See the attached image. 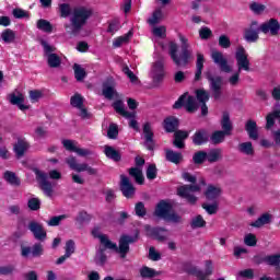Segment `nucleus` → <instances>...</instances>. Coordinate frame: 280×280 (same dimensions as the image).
Wrapping results in <instances>:
<instances>
[{
	"label": "nucleus",
	"mask_w": 280,
	"mask_h": 280,
	"mask_svg": "<svg viewBox=\"0 0 280 280\" xmlns=\"http://www.w3.org/2000/svg\"><path fill=\"white\" fill-rule=\"evenodd\" d=\"M91 233L95 240H100L101 246H105L106 248H109V250H115L120 259H126V257H128V253H130V244H137V242H139V230H136L133 236L122 234L119 237L118 246L117 243H114L108 238V235L102 234L98 226L94 228Z\"/></svg>",
	"instance_id": "nucleus-1"
},
{
	"label": "nucleus",
	"mask_w": 280,
	"mask_h": 280,
	"mask_svg": "<svg viewBox=\"0 0 280 280\" xmlns=\"http://www.w3.org/2000/svg\"><path fill=\"white\" fill-rule=\"evenodd\" d=\"M221 128L222 130H215L210 136L212 145H220V143H224L226 137H231V135H233V122L231 121V114H229V112H223L222 114Z\"/></svg>",
	"instance_id": "nucleus-2"
},
{
	"label": "nucleus",
	"mask_w": 280,
	"mask_h": 280,
	"mask_svg": "<svg viewBox=\"0 0 280 280\" xmlns=\"http://www.w3.org/2000/svg\"><path fill=\"white\" fill-rule=\"evenodd\" d=\"M192 54L191 49L187 48V46H180L178 54V44L176 42H170L168 44V55L176 67H187Z\"/></svg>",
	"instance_id": "nucleus-3"
},
{
	"label": "nucleus",
	"mask_w": 280,
	"mask_h": 280,
	"mask_svg": "<svg viewBox=\"0 0 280 280\" xmlns=\"http://www.w3.org/2000/svg\"><path fill=\"white\" fill-rule=\"evenodd\" d=\"M235 60L238 70L229 79L232 86H236V84L240 82V73H242V71H250V60L248 59V52H246V48H244V46L237 47Z\"/></svg>",
	"instance_id": "nucleus-4"
},
{
	"label": "nucleus",
	"mask_w": 280,
	"mask_h": 280,
	"mask_svg": "<svg viewBox=\"0 0 280 280\" xmlns=\"http://www.w3.org/2000/svg\"><path fill=\"white\" fill-rule=\"evenodd\" d=\"M93 16V10L86 9L85 7H79L73 9L72 16L70 19L72 34H79L82 28L88 23V21Z\"/></svg>",
	"instance_id": "nucleus-5"
},
{
	"label": "nucleus",
	"mask_w": 280,
	"mask_h": 280,
	"mask_svg": "<svg viewBox=\"0 0 280 280\" xmlns=\"http://www.w3.org/2000/svg\"><path fill=\"white\" fill-rule=\"evenodd\" d=\"M172 209H173L172 203L165 200H161L155 207L154 215H156V218H162L167 222H175V223L180 222V215H178L174 211L172 212Z\"/></svg>",
	"instance_id": "nucleus-6"
},
{
	"label": "nucleus",
	"mask_w": 280,
	"mask_h": 280,
	"mask_svg": "<svg viewBox=\"0 0 280 280\" xmlns=\"http://www.w3.org/2000/svg\"><path fill=\"white\" fill-rule=\"evenodd\" d=\"M200 189L201 187L198 184L183 185L177 188V196L184 198L188 205H196L198 202V197L191 195V192L196 194L200 191Z\"/></svg>",
	"instance_id": "nucleus-7"
},
{
	"label": "nucleus",
	"mask_w": 280,
	"mask_h": 280,
	"mask_svg": "<svg viewBox=\"0 0 280 280\" xmlns=\"http://www.w3.org/2000/svg\"><path fill=\"white\" fill-rule=\"evenodd\" d=\"M40 45L44 48V54L47 57V65L50 67V69H58L62 65V59H60V56L58 54H55L56 47L49 45L47 40L40 39Z\"/></svg>",
	"instance_id": "nucleus-8"
},
{
	"label": "nucleus",
	"mask_w": 280,
	"mask_h": 280,
	"mask_svg": "<svg viewBox=\"0 0 280 280\" xmlns=\"http://www.w3.org/2000/svg\"><path fill=\"white\" fill-rule=\"evenodd\" d=\"M205 266V271H202L200 268L196 266H190L186 268V272L191 277H196V279L198 280H209L211 275H213V261L206 260Z\"/></svg>",
	"instance_id": "nucleus-9"
},
{
	"label": "nucleus",
	"mask_w": 280,
	"mask_h": 280,
	"mask_svg": "<svg viewBox=\"0 0 280 280\" xmlns=\"http://www.w3.org/2000/svg\"><path fill=\"white\" fill-rule=\"evenodd\" d=\"M184 93L174 103L173 108L176 110L180 109L183 106L186 108L187 113H196L198 110V103H196V97Z\"/></svg>",
	"instance_id": "nucleus-10"
},
{
	"label": "nucleus",
	"mask_w": 280,
	"mask_h": 280,
	"mask_svg": "<svg viewBox=\"0 0 280 280\" xmlns=\"http://www.w3.org/2000/svg\"><path fill=\"white\" fill-rule=\"evenodd\" d=\"M206 80L209 82L210 90L212 91V95L214 100H220L222 97V77L217 75L213 77L211 71H206L203 73Z\"/></svg>",
	"instance_id": "nucleus-11"
},
{
	"label": "nucleus",
	"mask_w": 280,
	"mask_h": 280,
	"mask_svg": "<svg viewBox=\"0 0 280 280\" xmlns=\"http://www.w3.org/2000/svg\"><path fill=\"white\" fill-rule=\"evenodd\" d=\"M67 165H69L70 170H73V172H88L89 176H96L97 174V168H93L92 166H89L86 163H78V160L75 156L70 155L69 158L66 159Z\"/></svg>",
	"instance_id": "nucleus-12"
},
{
	"label": "nucleus",
	"mask_w": 280,
	"mask_h": 280,
	"mask_svg": "<svg viewBox=\"0 0 280 280\" xmlns=\"http://www.w3.org/2000/svg\"><path fill=\"white\" fill-rule=\"evenodd\" d=\"M33 172L36 176L37 183H39L42 191H44L46 194V196L51 198V196L54 194V186H51L49 180H47V178H48L47 173H45V172H43V171H40L39 168H36V167L33 168Z\"/></svg>",
	"instance_id": "nucleus-13"
},
{
	"label": "nucleus",
	"mask_w": 280,
	"mask_h": 280,
	"mask_svg": "<svg viewBox=\"0 0 280 280\" xmlns=\"http://www.w3.org/2000/svg\"><path fill=\"white\" fill-rule=\"evenodd\" d=\"M259 32H261L259 22L252 21L249 27L244 30V40L246 43H257L259 40Z\"/></svg>",
	"instance_id": "nucleus-14"
},
{
	"label": "nucleus",
	"mask_w": 280,
	"mask_h": 280,
	"mask_svg": "<svg viewBox=\"0 0 280 280\" xmlns=\"http://www.w3.org/2000/svg\"><path fill=\"white\" fill-rule=\"evenodd\" d=\"M260 32L262 34H270V36H279L280 32V23L279 20L271 18L260 26Z\"/></svg>",
	"instance_id": "nucleus-15"
},
{
	"label": "nucleus",
	"mask_w": 280,
	"mask_h": 280,
	"mask_svg": "<svg viewBox=\"0 0 280 280\" xmlns=\"http://www.w3.org/2000/svg\"><path fill=\"white\" fill-rule=\"evenodd\" d=\"M120 191L122 196L127 199L135 198V194L137 192V188L135 185L130 183V178L126 175H120Z\"/></svg>",
	"instance_id": "nucleus-16"
},
{
	"label": "nucleus",
	"mask_w": 280,
	"mask_h": 280,
	"mask_svg": "<svg viewBox=\"0 0 280 280\" xmlns=\"http://www.w3.org/2000/svg\"><path fill=\"white\" fill-rule=\"evenodd\" d=\"M43 253H45V248H43V244L40 243H35L32 247L21 245V257L25 259H27L30 255H32V257H40Z\"/></svg>",
	"instance_id": "nucleus-17"
},
{
	"label": "nucleus",
	"mask_w": 280,
	"mask_h": 280,
	"mask_svg": "<svg viewBox=\"0 0 280 280\" xmlns=\"http://www.w3.org/2000/svg\"><path fill=\"white\" fill-rule=\"evenodd\" d=\"M211 59L213 60L214 65L219 66L220 71H222L223 73H231L232 69L229 66V60L224 57V54H222V51H212Z\"/></svg>",
	"instance_id": "nucleus-18"
},
{
	"label": "nucleus",
	"mask_w": 280,
	"mask_h": 280,
	"mask_svg": "<svg viewBox=\"0 0 280 280\" xmlns=\"http://www.w3.org/2000/svg\"><path fill=\"white\" fill-rule=\"evenodd\" d=\"M28 231H31L33 237H35L37 242H45V240H47V230H45L43 224L36 221H31L28 223Z\"/></svg>",
	"instance_id": "nucleus-19"
},
{
	"label": "nucleus",
	"mask_w": 280,
	"mask_h": 280,
	"mask_svg": "<svg viewBox=\"0 0 280 280\" xmlns=\"http://www.w3.org/2000/svg\"><path fill=\"white\" fill-rule=\"evenodd\" d=\"M144 231L147 233V237H151L152 240H156V242H165L167 236L164 233H167L165 228H152L151 225H144Z\"/></svg>",
	"instance_id": "nucleus-20"
},
{
	"label": "nucleus",
	"mask_w": 280,
	"mask_h": 280,
	"mask_svg": "<svg viewBox=\"0 0 280 280\" xmlns=\"http://www.w3.org/2000/svg\"><path fill=\"white\" fill-rule=\"evenodd\" d=\"M162 128L167 135H172L180 128V119L176 116H167L162 121Z\"/></svg>",
	"instance_id": "nucleus-21"
},
{
	"label": "nucleus",
	"mask_w": 280,
	"mask_h": 280,
	"mask_svg": "<svg viewBox=\"0 0 280 280\" xmlns=\"http://www.w3.org/2000/svg\"><path fill=\"white\" fill-rule=\"evenodd\" d=\"M62 145L68 152H75L78 156H91L93 154L89 149L75 147V141L73 140H62Z\"/></svg>",
	"instance_id": "nucleus-22"
},
{
	"label": "nucleus",
	"mask_w": 280,
	"mask_h": 280,
	"mask_svg": "<svg viewBox=\"0 0 280 280\" xmlns=\"http://www.w3.org/2000/svg\"><path fill=\"white\" fill-rule=\"evenodd\" d=\"M144 145L150 152H154V132L150 122L143 125Z\"/></svg>",
	"instance_id": "nucleus-23"
},
{
	"label": "nucleus",
	"mask_w": 280,
	"mask_h": 280,
	"mask_svg": "<svg viewBox=\"0 0 280 280\" xmlns=\"http://www.w3.org/2000/svg\"><path fill=\"white\" fill-rule=\"evenodd\" d=\"M144 145L150 152H154V132L150 122L143 125Z\"/></svg>",
	"instance_id": "nucleus-24"
},
{
	"label": "nucleus",
	"mask_w": 280,
	"mask_h": 280,
	"mask_svg": "<svg viewBox=\"0 0 280 280\" xmlns=\"http://www.w3.org/2000/svg\"><path fill=\"white\" fill-rule=\"evenodd\" d=\"M173 135L174 148H177L178 150L185 149V141L186 139H189V131L177 129L175 132H173Z\"/></svg>",
	"instance_id": "nucleus-25"
},
{
	"label": "nucleus",
	"mask_w": 280,
	"mask_h": 280,
	"mask_svg": "<svg viewBox=\"0 0 280 280\" xmlns=\"http://www.w3.org/2000/svg\"><path fill=\"white\" fill-rule=\"evenodd\" d=\"M191 139L194 145H207L209 143V131L199 129L192 135Z\"/></svg>",
	"instance_id": "nucleus-26"
},
{
	"label": "nucleus",
	"mask_w": 280,
	"mask_h": 280,
	"mask_svg": "<svg viewBox=\"0 0 280 280\" xmlns=\"http://www.w3.org/2000/svg\"><path fill=\"white\" fill-rule=\"evenodd\" d=\"M245 131L252 141H257L259 139V128L257 127V121L248 119L245 122Z\"/></svg>",
	"instance_id": "nucleus-27"
},
{
	"label": "nucleus",
	"mask_w": 280,
	"mask_h": 280,
	"mask_svg": "<svg viewBox=\"0 0 280 280\" xmlns=\"http://www.w3.org/2000/svg\"><path fill=\"white\" fill-rule=\"evenodd\" d=\"M112 108H114L115 113L121 115V117H126L127 119H132L135 117L133 113L126 110V104H124L122 100H117L112 104Z\"/></svg>",
	"instance_id": "nucleus-28"
},
{
	"label": "nucleus",
	"mask_w": 280,
	"mask_h": 280,
	"mask_svg": "<svg viewBox=\"0 0 280 280\" xmlns=\"http://www.w3.org/2000/svg\"><path fill=\"white\" fill-rule=\"evenodd\" d=\"M27 150H30V142L23 139H18V142L13 145V152L16 159H23Z\"/></svg>",
	"instance_id": "nucleus-29"
},
{
	"label": "nucleus",
	"mask_w": 280,
	"mask_h": 280,
	"mask_svg": "<svg viewBox=\"0 0 280 280\" xmlns=\"http://www.w3.org/2000/svg\"><path fill=\"white\" fill-rule=\"evenodd\" d=\"M205 69V55L202 52H197L196 60V71H195V82H200L202 80V71Z\"/></svg>",
	"instance_id": "nucleus-30"
},
{
	"label": "nucleus",
	"mask_w": 280,
	"mask_h": 280,
	"mask_svg": "<svg viewBox=\"0 0 280 280\" xmlns=\"http://www.w3.org/2000/svg\"><path fill=\"white\" fill-rule=\"evenodd\" d=\"M203 196L209 201L218 200L219 196H222V188L220 186L208 185Z\"/></svg>",
	"instance_id": "nucleus-31"
},
{
	"label": "nucleus",
	"mask_w": 280,
	"mask_h": 280,
	"mask_svg": "<svg viewBox=\"0 0 280 280\" xmlns=\"http://www.w3.org/2000/svg\"><path fill=\"white\" fill-rule=\"evenodd\" d=\"M106 250H110V247H106V245H101L96 252L95 264L96 266L104 267L108 261V256L106 255Z\"/></svg>",
	"instance_id": "nucleus-32"
},
{
	"label": "nucleus",
	"mask_w": 280,
	"mask_h": 280,
	"mask_svg": "<svg viewBox=\"0 0 280 280\" xmlns=\"http://www.w3.org/2000/svg\"><path fill=\"white\" fill-rule=\"evenodd\" d=\"M165 159L166 161H168V163H174V165H179V163L183 161V153L176 152L172 149H166Z\"/></svg>",
	"instance_id": "nucleus-33"
},
{
	"label": "nucleus",
	"mask_w": 280,
	"mask_h": 280,
	"mask_svg": "<svg viewBox=\"0 0 280 280\" xmlns=\"http://www.w3.org/2000/svg\"><path fill=\"white\" fill-rule=\"evenodd\" d=\"M272 221V214L266 212L261 214L255 222L250 223V226H254V229H261V226L266 224H270Z\"/></svg>",
	"instance_id": "nucleus-34"
},
{
	"label": "nucleus",
	"mask_w": 280,
	"mask_h": 280,
	"mask_svg": "<svg viewBox=\"0 0 280 280\" xmlns=\"http://www.w3.org/2000/svg\"><path fill=\"white\" fill-rule=\"evenodd\" d=\"M222 159V149L215 148V149H210L209 152H207V158L206 161L208 163H218Z\"/></svg>",
	"instance_id": "nucleus-35"
},
{
	"label": "nucleus",
	"mask_w": 280,
	"mask_h": 280,
	"mask_svg": "<svg viewBox=\"0 0 280 280\" xmlns=\"http://www.w3.org/2000/svg\"><path fill=\"white\" fill-rule=\"evenodd\" d=\"M105 155L107 156V159H110L112 161H115V163H119V161H121V153L117 150H115V148L110 147V145H105Z\"/></svg>",
	"instance_id": "nucleus-36"
},
{
	"label": "nucleus",
	"mask_w": 280,
	"mask_h": 280,
	"mask_svg": "<svg viewBox=\"0 0 280 280\" xmlns=\"http://www.w3.org/2000/svg\"><path fill=\"white\" fill-rule=\"evenodd\" d=\"M4 180L9 183V185H13L14 187H21V178L16 176V173L12 171L4 172Z\"/></svg>",
	"instance_id": "nucleus-37"
},
{
	"label": "nucleus",
	"mask_w": 280,
	"mask_h": 280,
	"mask_svg": "<svg viewBox=\"0 0 280 280\" xmlns=\"http://www.w3.org/2000/svg\"><path fill=\"white\" fill-rule=\"evenodd\" d=\"M159 275H161V271H156L148 266H143L140 269V277H142V279H154V277H159Z\"/></svg>",
	"instance_id": "nucleus-38"
},
{
	"label": "nucleus",
	"mask_w": 280,
	"mask_h": 280,
	"mask_svg": "<svg viewBox=\"0 0 280 280\" xmlns=\"http://www.w3.org/2000/svg\"><path fill=\"white\" fill-rule=\"evenodd\" d=\"M129 175L135 178L138 185H143V183H145V177H143V171H141L139 167L129 168Z\"/></svg>",
	"instance_id": "nucleus-39"
},
{
	"label": "nucleus",
	"mask_w": 280,
	"mask_h": 280,
	"mask_svg": "<svg viewBox=\"0 0 280 280\" xmlns=\"http://www.w3.org/2000/svg\"><path fill=\"white\" fill-rule=\"evenodd\" d=\"M36 27L46 34H51V32H54V25H51V22L45 19H39L36 23Z\"/></svg>",
	"instance_id": "nucleus-40"
},
{
	"label": "nucleus",
	"mask_w": 280,
	"mask_h": 280,
	"mask_svg": "<svg viewBox=\"0 0 280 280\" xmlns=\"http://www.w3.org/2000/svg\"><path fill=\"white\" fill-rule=\"evenodd\" d=\"M196 100L199 104H207L210 100L209 92L205 89H197L195 91Z\"/></svg>",
	"instance_id": "nucleus-41"
},
{
	"label": "nucleus",
	"mask_w": 280,
	"mask_h": 280,
	"mask_svg": "<svg viewBox=\"0 0 280 280\" xmlns=\"http://www.w3.org/2000/svg\"><path fill=\"white\" fill-rule=\"evenodd\" d=\"M238 151L247 156H253V154H255V149L253 148V142L250 141L240 143Z\"/></svg>",
	"instance_id": "nucleus-42"
},
{
	"label": "nucleus",
	"mask_w": 280,
	"mask_h": 280,
	"mask_svg": "<svg viewBox=\"0 0 280 280\" xmlns=\"http://www.w3.org/2000/svg\"><path fill=\"white\" fill-rule=\"evenodd\" d=\"M74 78L77 82H82L86 78V70L79 63L73 65Z\"/></svg>",
	"instance_id": "nucleus-43"
},
{
	"label": "nucleus",
	"mask_w": 280,
	"mask_h": 280,
	"mask_svg": "<svg viewBox=\"0 0 280 280\" xmlns=\"http://www.w3.org/2000/svg\"><path fill=\"white\" fill-rule=\"evenodd\" d=\"M207 161V151L200 150L194 153L192 162L195 165H202Z\"/></svg>",
	"instance_id": "nucleus-44"
},
{
	"label": "nucleus",
	"mask_w": 280,
	"mask_h": 280,
	"mask_svg": "<svg viewBox=\"0 0 280 280\" xmlns=\"http://www.w3.org/2000/svg\"><path fill=\"white\" fill-rule=\"evenodd\" d=\"M1 38L4 43H14V40L16 39V33L12 31V28H5L1 33Z\"/></svg>",
	"instance_id": "nucleus-45"
},
{
	"label": "nucleus",
	"mask_w": 280,
	"mask_h": 280,
	"mask_svg": "<svg viewBox=\"0 0 280 280\" xmlns=\"http://www.w3.org/2000/svg\"><path fill=\"white\" fill-rule=\"evenodd\" d=\"M191 229H205L207 226V221L201 214L196 215L190 222Z\"/></svg>",
	"instance_id": "nucleus-46"
},
{
	"label": "nucleus",
	"mask_w": 280,
	"mask_h": 280,
	"mask_svg": "<svg viewBox=\"0 0 280 280\" xmlns=\"http://www.w3.org/2000/svg\"><path fill=\"white\" fill-rule=\"evenodd\" d=\"M201 207L202 209H205L208 215H215V213H218V210L220 209V206L217 201H214L213 203H202Z\"/></svg>",
	"instance_id": "nucleus-47"
},
{
	"label": "nucleus",
	"mask_w": 280,
	"mask_h": 280,
	"mask_svg": "<svg viewBox=\"0 0 280 280\" xmlns=\"http://www.w3.org/2000/svg\"><path fill=\"white\" fill-rule=\"evenodd\" d=\"M70 104L73 108H82L84 106V97H82V94H74L70 98Z\"/></svg>",
	"instance_id": "nucleus-48"
},
{
	"label": "nucleus",
	"mask_w": 280,
	"mask_h": 280,
	"mask_svg": "<svg viewBox=\"0 0 280 280\" xmlns=\"http://www.w3.org/2000/svg\"><path fill=\"white\" fill-rule=\"evenodd\" d=\"M14 272H16V266L14 265L0 266V277H10Z\"/></svg>",
	"instance_id": "nucleus-49"
},
{
	"label": "nucleus",
	"mask_w": 280,
	"mask_h": 280,
	"mask_svg": "<svg viewBox=\"0 0 280 280\" xmlns=\"http://www.w3.org/2000/svg\"><path fill=\"white\" fill-rule=\"evenodd\" d=\"M266 264L267 266H273L277 270L280 267V254L268 255Z\"/></svg>",
	"instance_id": "nucleus-50"
},
{
	"label": "nucleus",
	"mask_w": 280,
	"mask_h": 280,
	"mask_svg": "<svg viewBox=\"0 0 280 280\" xmlns=\"http://www.w3.org/2000/svg\"><path fill=\"white\" fill-rule=\"evenodd\" d=\"M135 212L138 218H145L148 215V209H145V203L139 201L135 206Z\"/></svg>",
	"instance_id": "nucleus-51"
},
{
	"label": "nucleus",
	"mask_w": 280,
	"mask_h": 280,
	"mask_svg": "<svg viewBox=\"0 0 280 280\" xmlns=\"http://www.w3.org/2000/svg\"><path fill=\"white\" fill-rule=\"evenodd\" d=\"M115 88L108 85V83H103V95L106 100H113L115 97Z\"/></svg>",
	"instance_id": "nucleus-52"
},
{
	"label": "nucleus",
	"mask_w": 280,
	"mask_h": 280,
	"mask_svg": "<svg viewBox=\"0 0 280 280\" xmlns=\"http://www.w3.org/2000/svg\"><path fill=\"white\" fill-rule=\"evenodd\" d=\"M249 10L257 15L264 14L266 11V5L258 2H252L249 4Z\"/></svg>",
	"instance_id": "nucleus-53"
},
{
	"label": "nucleus",
	"mask_w": 280,
	"mask_h": 280,
	"mask_svg": "<svg viewBox=\"0 0 280 280\" xmlns=\"http://www.w3.org/2000/svg\"><path fill=\"white\" fill-rule=\"evenodd\" d=\"M108 139H117L119 137V127L117 124L112 122L107 129Z\"/></svg>",
	"instance_id": "nucleus-54"
},
{
	"label": "nucleus",
	"mask_w": 280,
	"mask_h": 280,
	"mask_svg": "<svg viewBox=\"0 0 280 280\" xmlns=\"http://www.w3.org/2000/svg\"><path fill=\"white\" fill-rule=\"evenodd\" d=\"M59 12L61 19H67L68 16H71V5H69V3L59 4Z\"/></svg>",
	"instance_id": "nucleus-55"
},
{
	"label": "nucleus",
	"mask_w": 280,
	"mask_h": 280,
	"mask_svg": "<svg viewBox=\"0 0 280 280\" xmlns=\"http://www.w3.org/2000/svg\"><path fill=\"white\" fill-rule=\"evenodd\" d=\"M211 36H213V31H211V28H209L208 26H202L199 30V37L201 38V40H209Z\"/></svg>",
	"instance_id": "nucleus-56"
},
{
	"label": "nucleus",
	"mask_w": 280,
	"mask_h": 280,
	"mask_svg": "<svg viewBox=\"0 0 280 280\" xmlns=\"http://www.w3.org/2000/svg\"><path fill=\"white\" fill-rule=\"evenodd\" d=\"M27 207L31 211H38L40 209V199L37 197L28 199Z\"/></svg>",
	"instance_id": "nucleus-57"
},
{
	"label": "nucleus",
	"mask_w": 280,
	"mask_h": 280,
	"mask_svg": "<svg viewBox=\"0 0 280 280\" xmlns=\"http://www.w3.org/2000/svg\"><path fill=\"white\" fill-rule=\"evenodd\" d=\"M158 174H159V170L156 168V164H150L147 168L148 180H154Z\"/></svg>",
	"instance_id": "nucleus-58"
},
{
	"label": "nucleus",
	"mask_w": 280,
	"mask_h": 280,
	"mask_svg": "<svg viewBox=\"0 0 280 280\" xmlns=\"http://www.w3.org/2000/svg\"><path fill=\"white\" fill-rule=\"evenodd\" d=\"M68 215L67 214H60V215H55L50 218L49 221H47L48 226H60V221L61 220H67Z\"/></svg>",
	"instance_id": "nucleus-59"
},
{
	"label": "nucleus",
	"mask_w": 280,
	"mask_h": 280,
	"mask_svg": "<svg viewBox=\"0 0 280 280\" xmlns=\"http://www.w3.org/2000/svg\"><path fill=\"white\" fill-rule=\"evenodd\" d=\"M148 259H150L151 261H161V253L156 252V248L154 246H151L149 248Z\"/></svg>",
	"instance_id": "nucleus-60"
},
{
	"label": "nucleus",
	"mask_w": 280,
	"mask_h": 280,
	"mask_svg": "<svg viewBox=\"0 0 280 280\" xmlns=\"http://www.w3.org/2000/svg\"><path fill=\"white\" fill-rule=\"evenodd\" d=\"M161 16H163V11L158 9L153 12L152 18L148 20V23H150V25H156L159 21H161Z\"/></svg>",
	"instance_id": "nucleus-61"
},
{
	"label": "nucleus",
	"mask_w": 280,
	"mask_h": 280,
	"mask_svg": "<svg viewBox=\"0 0 280 280\" xmlns=\"http://www.w3.org/2000/svg\"><path fill=\"white\" fill-rule=\"evenodd\" d=\"M244 244L246 246H257V236L253 233H249L247 235H245L244 237Z\"/></svg>",
	"instance_id": "nucleus-62"
},
{
	"label": "nucleus",
	"mask_w": 280,
	"mask_h": 280,
	"mask_svg": "<svg viewBox=\"0 0 280 280\" xmlns=\"http://www.w3.org/2000/svg\"><path fill=\"white\" fill-rule=\"evenodd\" d=\"M65 250H66L65 254H67V256L71 257V255H73V253H75V242L73 240L67 241Z\"/></svg>",
	"instance_id": "nucleus-63"
},
{
	"label": "nucleus",
	"mask_w": 280,
	"mask_h": 280,
	"mask_svg": "<svg viewBox=\"0 0 280 280\" xmlns=\"http://www.w3.org/2000/svg\"><path fill=\"white\" fill-rule=\"evenodd\" d=\"M219 46L222 47V49H229V47H231V38L226 35L219 36Z\"/></svg>",
	"instance_id": "nucleus-64"
}]
</instances>
